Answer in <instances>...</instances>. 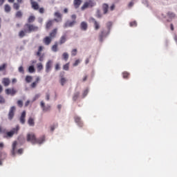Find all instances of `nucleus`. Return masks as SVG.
<instances>
[{"mask_svg":"<svg viewBox=\"0 0 177 177\" xmlns=\"http://www.w3.org/2000/svg\"><path fill=\"white\" fill-rule=\"evenodd\" d=\"M52 39H53L50 38L49 36H46L43 39V43L44 44V45L46 46L50 45V44L52 43Z\"/></svg>","mask_w":177,"mask_h":177,"instance_id":"ddd939ff","label":"nucleus"},{"mask_svg":"<svg viewBox=\"0 0 177 177\" xmlns=\"http://www.w3.org/2000/svg\"><path fill=\"white\" fill-rule=\"evenodd\" d=\"M6 95H11V96H15V93H17V90L15 88H7L5 90Z\"/></svg>","mask_w":177,"mask_h":177,"instance_id":"6e6552de","label":"nucleus"},{"mask_svg":"<svg viewBox=\"0 0 177 177\" xmlns=\"http://www.w3.org/2000/svg\"><path fill=\"white\" fill-rule=\"evenodd\" d=\"M88 92H89V90H88V89L84 90V91L83 93V97H85V96H86V95H88Z\"/></svg>","mask_w":177,"mask_h":177,"instance_id":"5fc2aeb1","label":"nucleus"},{"mask_svg":"<svg viewBox=\"0 0 177 177\" xmlns=\"http://www.w3.org/2000/svg\"><path fill=\"white\" fill-rule=\"evenodd\" d=\"M167 16L169 19H174V17H175V14L174 12H167Z\"/></svg>","mask_w":177,"mask_h":177,"instance_id":"a19ab883","label":"nucleus"},{"mask_svg":"<svg viewBox=\"0 0 177 177\" xmlns=\"http://www.w3.org/2000/svg\"><path fill=\"white\" fill-rule=\"evenodd\" d=\"M6 100L5 98L3 97V96L0 95V104H5Z\"/></svg>","mask_w":177,"mask_h":177,"instance_id":"a18cd8bd","label":"nucleus"},{"mask_svg":"<svg viewBox=\"0 0 177 177\" xmlns=\"http://www.w3.org/2000/svg\"><path fill=\"white\" fill-rule=\"evenodd\" d=\"M32 81V77L28 75L26 77V82H28V84H30Z\"/></svg>","mask_w":177,"mask_h":177,"instance_id":"4c0bfd02","label":"nucleus"},{"mask_svg":"<svg viewBox=\"0 0 177 177\" xmlns=\"http://www.w3.org/2000/svg\"><path fill=\"white\" fill-rule=\"evenodd\" d=\"M114 9H115V5L113 4V5L111 6V7H110V10H113Z\"/></svg>","mask_w":177,"mask_h":177,"instance_id":"680f3d73","label":"nucleus"},{"mask_svg":"<svg viewBox=\"0 0 177 177\" xmlns=\"http://www.w3.org/2000/svg\"><path fill=\"white\" fill-rule=\"evenodd\" d=\"M28 104H30V100H28V101L26 102L25 107H27L28 106Z\"/></svg>","mask_w":177,"mask_h":177,"instance_id":"0e129e2a","label":"nucleus"},{"mask_svg":"<svg viewBox=\"0 0 177 177\" xmlns=\"http://www.w3.org/2000/svg\"><path fill=\"white\" fill-rule=\"evenodd\" d=\"M16 147H17V141H14L12 143V156H16Z\"/></svg>","mask_w":177,"mask_h":177,"instance_id":"5701e85b","label":"nucleus"},{"mask_svg":"<svg viewBox=\"0 0 177 177\" xmlns=\"http://www.w3.org/2000/svg\"><path fill=\"white\" fill-rule=\"evenodd\" d=\"M20 131V127L17 125L15 128L12 129L10 131H8V129L0 125V135H3L4 139H9L13 138L14 135H17Z\"/></svg>","mask_w":177,"mask_h":177,"instance_id":"f03ea898","label":"nucleus"},{"mask_svg":"<svg viewBox=\"0 0 177 177\" xmlns=\"http://www.w3.org/2000/svg\"><path fill=\"white\" fill-rule=\"evenodd\" d=\"M35 21V16L30 15L28 18V23L25 24L24 26V30L19 32V38H24L26 34H31V32H37L39 30V27L35 26L31 23Z\"/></svg>","mask_w":177,"mask_h":177,"instance_id":"f257e3e1","label":"nucleus"},{"mask_svg":"<svg viewBox=\"0 0 177 177\" xmlns=\"http://www.w3.org/2000/svg\"><path fill=\"white\" fill-rule=\"evenodd\" d=\"M71 19H72L73 21H75V20L77 19V15H71Z\"/></svg>","mask_w":177,"mask_h":177,"instance_id":"4d7b16f0","label":"nucleus"},{"mask_svg":"<svg viewBox=\"0 0 177 177\" xmlns=\"http://www.w3.org/2000/svg\"><path fill=\"white\" fill-rule=\"evenodd\" d=\"M27 142H30L32 145H35L37 143H39V145H41V143H44L45 142V136H42L41 138L37 139V137H35V134L34 133H29L27 135Z\"/></svg>","mask_w":177,"mask_h":177,"instance_id":"7ed1b4c3","label":"nucleus"},{"mask_svg":"<svg viewBox=\"0 0 177 177\" xmlns=\"http://www.w3.org/2000/svg\"><path fill=\"white\" fill-rule=\"evenodd\" d=\"M26 111H24L19 118L21 124H26Z\"/></svg>","mask_w":177,"mask_h":177,"instance_id":"a211bd4d","label":"nucleus"},{"mask_svg":"<svg viewBox=\"0 0 177 177\" xmlns=\"http://www.w3.org/2000/svg\"><path fill=\"white\" fill-rule=\"evenodd\" d=\"M30 5L34 10H38V9H39V4H38L37 1L30 0Z\"/></svg>","mask_w":177,"mask_h":177,"instance_id":"9b49d317","label":"nucleus"},{"mask_svg":"<svg viewBox=\"0 0 177 177\" xmlns=\"http://www.w3.org/2000/svg\"><path fill=\"white\" fill-rule=\"evenodd\" d=\"M81 3H82V0H74L73 1V5L75 9H78L80 6H81Z\"/></svg>","mask_w":177,"mask_h":177,"instance_id":"412c9836","label":"nucleus"},{"mask_svg":"<svg viewBox=\"0 0 177 177\" xmlns=\"http://www.w3.org/2000/svg\"><path fill=\"white\" fill-rule=\"evenodd\" d=\"M91 20L93 21L94 23V28L96 31H97V30H99V28H100V24H99V22H97L96 21V19H95L94 18H92Z\"/></svg>","mask_w":177,"mask_h":177,"instance_id":"4be33fe9","label":"nucleus"},{"mask_svg":"<svg viewBox=\"0 0 177 177\" xmlns=\"http://www.w3.org/2000/svg\"><path fill=\"white\" fill-rule=\"evenodd\" d=\"M4 2H5V0H0V6H2Z\"/></svg>","mask_w":177,"mask_h":177,"instance_id":"69168bd1","label":"nucleus"},{"mask_svg":"<svg viewBox=\"0 0 177 177\" xmlns=\"http://www.w3.org/2000/svg\"><path fill=\"white\" fill-rule=\"evenodd\" d=\"M7 157L6 153L3 152V151H1L0 152V160L2 162V161H3V160H5Z\"/></svg>","mask_w":177,"mask_h":177,"instance_id":"bb28decb","label":"nucleus"},{"mask_svg":"<svg viewBox=\"0 0 177 177\" xmlns=\"http://www.w3.org/2000/svg\"><path fill=\"white\" fill-rule=\"evenodd\" d=\"M59 82L62 86H64V84L67 82V80L64 77H61Z\"/></svg>","mask_w":177,"mask_h":177,"instance_id":"f704fd0d","label":"nucleus"},{"mask_svg":"<svg viewBox=\"0 0 177 177\" xmlns=\"http://www.w3.org/2000/svg\"><path fill=\"white\" fill-rule=\"evenodd\" d=\"M52 67H53V60L49 59L46 63V73H50V71L52 70Z\"/></svg>","mask_w":177,"mask_h":177,"instance_id":"0eeeda50","label":"nucleus"},{"mask_svg":"<svg viewBox=\"0 0 177 177\" xmlns=\"http://www.w3.org/2000/svg\"><path fill=\"white\" fill-rule=\"evenodd\" d=\"M18 154H23V149H19L17 151Z\"/></svg>","mask_w":177,"mask_h":177,"instance_id":"052dcab7","label":"nucleus"},{"mask_svg":"<svg viewBox=\"0 0 177 177\" xmlns=\"http://www.w3.org/2000/svg\"><path fill=\"white\" fill-rule=\"evenodd\" d=\"M28 124L30 127H34L35 125V122H34V119L32 118H29L28 120Z\"/></svg>","mask_w":177,"mask_h":177,"instance_id":"cd10ccee","label":"nucleus"},{"mask_svg":"<svg viewBox=\"0 0 177 177\" xmlns=\"http://www.w3.org/2000/svg\"><path fill=\"white\" fill-rule=\"evenodd\" d=\"M102 10H103V12H104V15L107 14V12H109V4L104 3L102 5Z\"/></svg>","mask_w":177,"mask_h":177,"instance_id":"393cba45","label":"nucleus"},{"mask_svg":"<svg viewBox=\"0 0 177 177\" xmlns=\"http://www.w3.org/2000/svg\"><path fill=\"white\" fill-rule=\"evenodd\" d=\"M41 107L43 109V111H50V105H47L46 106H45V102H44V101L41 102Z\"/></svg>","mask_w":177,"mask_h":177,"instance_id":"dca6fc26","label":"nucleus"},{"mask_svg":"<svg viewBox=\"0 0 177 177\" xmlns=\"http://www.w3.org/2000/svg\"><path fill=\"white\" fill-rule=\"evenodd\" d=\"M37 71H41V70H44V65H42V63L37 64Z\"/></svg>","mask_w":177,"mask_h":177,"instance_id":"473e14b6","label":"nucleus"},{"mask_svg":"<svg viewBox=\"0 0 177 177\" xmlns=\"http://www.w3.org/2000/svg\"><path fill=\"white\" fill-rule=\"evenodd\" d=\"M75 122H76V124H77V125L79 127H80L81 128H82V127H84V123L81 120V118H80L78 116L75 117Z\"/></svg>","mask_w":177,"mask_h":177,"instance_id":"f3484780","label":"nucleus"},{"mask_svg":"<svg viewBox=\"0 0 177 177\" xmlns=\"http://www.w3.org/2000/svg\"><path fill=\"white\" fill-rule=\"evenodd\" d=\"M50 97V95H49V93H46V100H49Z\"/></svg>","mask_w":177,"mask_h":177,"instance_id":"bf43d9fd","label":"nucleus"},{"mask_svg":"<svg viewBox=\"0 0 177 177\" xmlns=\"http://www.w3.org/2000/svg\"><path fill=\"white\" fill-rule=\"evenodd\" d=\"M75 23H77V21H68L64 24V28H67V27H73L75 25Z\"/></svg>","mask_w":177,"mask_h":177,"instance_id":"4468645a","label":"nucleus"},{"mask_svg":"<svg viewBox=\"0 0 177 177\" xmlns=\"http://www.w3.org/2000/svg\"><path fill=\"white\" fill-rule=\"evenodd\" d=\"M54 16L55 17H57V19H54L55 21H57V23H59V21H62V14L60 12H55Z\"/></svg>","mask_w":177,"mask_h":177,"instance_id":"6ab92c4d","label":"nucleus"},{"mask_svg":"<svg viewBox=\"0 0 177 177\" xmlns=\"http://www.w3.org/2000/svg\"><path fill=\"white\" fill-rule=\"evenodd\" d=\"M69 68H70V62H68L63 66V70H64L65 71H68Z\"/></svg>","mask_w":177,"mask_h":177,"instance_id":"72a5a7b5","label":"nucleus"},{"mask_svg":"<svg viewBox=\"0 0 177 177\" xmlns=\"http://www.w3.org/2000/svg\"><path fill=\"white\" fill-rule=\"evenodd\" d=\"M96 17L98 19H100L102 17V13H100V10H97Z\"/></svg>","mask_w":177,"mask_h":177,"instance_id":"09e8293b","label":"nucleus"},{"mask_svg":"<svg viewBox=\"0 0 177 177\" xmlns=\"http://www.w3.org/2000/svg\"><path fill=\"white\" fill-rule=\"evenodd\" d=\"M109 35V33H107L104 30H102L100 33L99 34V41L100 42H103V39L106 38Z\"/></svg>","mask_w":177,"mask_h":177,"instance_id":"1a4fd4ad","label":"nucleus"},{"mask_svg":"<svg viewBox=\"0 0 177 177\" xmlns=\"http://www.w3.org/2000/svg\"><path fill=\"white\" fill-rule=\"evenodd\" d=\"M122 77H123V78H129V73L126 72V71L123 72Z\"/></svg>","mask_w":177,"mask_h":177,"instance_id":"c03bdc74","label":"nucleus"},{"mask_svg":"<svg viewBox=\"0 0 177 177\" xmlns=\"http://www.w3.org/2000/svg\"><path fill=\"white\" fill-rule=\"evenodd\" d=\"M38 10L41 14L45 13V9L44 8H39Z\"/></svg>","mask_w":177,"mask_h":177,"instance_id":"864d4df0","label":"nucleus"},{"mask_svg":"<svg viewBox=\"0 0 177 177\" xmlns=\"http://www.w3.org/2000/svg\"><path fill=\"white\" fill-rule=\"evenodd\" d=\"M57 127H59V124L55 123L53 125L50 126V131L53 132L55 128H57Z\"/></svg>","mask_w":177,"mask_h":177,"instance_id":"58836bf2","label":"nucleus"},{"mask_svg":"<svg viewBox=\"0 0 177 177\" xmlns=\"http://www.w3.org/2000/svg\"><path fill=\"white\" fill-rule=\"evenodd\" d=\"M43 49H44V46H39L38 50L36 53V56L39 57V62H44V57L45 55L41 54V52H42Z\"/></svg>","mask_w":177,"mask_h":177,"instance_id":"423d86ee","label":"nucleus"},{"mask_svg":"<svg viewBox=\"0 0 177 177\" xmlns=\"http://www.w3.org/2000/svg\"><path fill=\"white\" fill-rule=\"evenodd\" d=\"M62 59H64V60L65 62H67V60H68V53H64L62 54Z\"/></svg>","mask_w":177,"mask_h":177,"instance_id":"c9c22d12","label":"nucleus"},{"mask_svg":"<svg viewBox=\"0 0 177 177\" xmlns=\"http://www.w3.org/2000/svg\"><path fill=\"white\" fill-rule=\"evenodd\" d=\"M86 80H88V76H84L83 78V82H85V81H86Z\"/></svg>","mask_w":177,"mask_h":177,"instance_id":"338daca9","label":"nucleus"},{"mask_svg":"<svg viewBox=\"0 0 177 177\" xmlns=\"http://www.w3.org/2000/svg\"><path fill=\"white\" fill-rule=\"evenodd\" d=\"M93 6H96V2L93 0H88L84 2V5L82 6L81 10H85V9L88 8H93Z\"/></svg>","mask_w":177,"mask_h":177,"instance_id":"20e7f679","label":"nucleus"},{"mask_svg":"<svg viewBox=\"0 0 177 177\" xmlns=\"http://www.w3.org/2000/svg\"><path fill=\"white\" fill-rule=\"evenodd\" d=\"M15 113H16V106H11L8 115L10 121H12L15 118Z\"/></svg>","mask_w":177,"mask_h":177,"instance_id":"39448f33","label":"nucleus"},{"mask_svg":"<svg viewBox=\"0 0 177 177\" xmlns=\"http://www.w3.org/2000/svg\"><path fill=\"white\" fill-rule=\"evenodd\" d=\"M11 8H10V6H9V4H6L4 6V10H5V12H6V13H9V12H10L11 10Z\"/></svg>","mask_w":177,"mask_h":177,"instance_id":"2f4dec72","label":"nucleus"},{"mask_svg":"<svg viewBox=\"0 0 177 177\" xmlns=\"http://www.w3.org/2000/svg\"><path fill=\"white\" fill-rule=\"evenodd\" d=\"M39 81H41V78L39 77H37L36 78V80L30 84L31 88H37V85H38Z\"/></svg>","mask_w":177,"mask_h":177,"instance_id":"aec40b11","label":"nucleus"},{"mask_svg":"<svg viewBox=\"0 0 177 177\" xmlns=\"http://www.w3.org/2000/svg\"><path fill=\"white\" fill-rule=\"evenodd\" d=\"M3 142H0V148H3Z\"/></svg>","mask_w":177,"mask_h":177,"instance_id":"774afa93","label":"nucleus"},{"mask_svg":"<svg viewBox=\"0 0 177 177\" xmlns=\"http://www.w3.org/2000/svg\"><path fill=\"white\" fill-rule=\"evenodd\" d=\"M138 24L136 21L130 22V27H136Z\"/></svg>","mask_w":177,"mask_h":177,"instance_id":"de8ad7c7","label":"nucleus"},{"mask_svg":"<svg viewBox=\"0 0 177 177\" xmlns=\"http://www.w3.org/2000/svg\"><path fill=\"white\" fill-rule=\"evenodd\" d=\"M55 71H59L60 70V64L57 63L55 66Z\"/></svg>","mask_w":177,"mask_h":177,"instance_id":"49530a36","label":"nucleus"},{"mask_svg":"<svg viewBox=\"0 0 177 177\" xmlns=\"http://www.w3.org/2000/svg\"><path fill=\"white\" fill-rule=\"evenodd\" d=\"M78 97H80V92L79 91H77L73 94V101L76 102L77 100Z\"/></svg>","mask_w":177,"mask_h":177,"instance_id":"c85d7f7f","label":"nucleus"},{"mask_svg":"<svg viewBox=\"0 0 177 177\" xmlns=\"http://www.w3.org/2000/svg\"><path fill=\"white\" fill-rule=\"evenodd\" d=\"M16 82H17V80L16 78L12 80V84H16Z\"/></svg>","mask_w":177,"mask_h":177,"instance_id":"e2e57ef3","label":"nucleus"},{"mask_svg":"<svg viewBox=\"0 0 177 177\" xmlns=\"http://www.w3.org/2000/svg\"><path fill=\"white\" fill-rule=\"evenodd\" d=\"M8 64H3L1 66H0V71H3L6 69Z\"/></svg>","mask_w":177,"mask_h":177,"instance_id":"79ce46f5","label":"nucleus"},{"mask_svg":"<svg viewBox=\"0 0 177 177\" xmlns=\"http://www.w3.org/2000/svg\"><path fill=\"white\" fill-rule=\"evenodd\" d=\"M53 21H55V20L49 19L48 21H47L46 22V30H50V28H52V27L53 26Z\"/></svg>","mask_w":177,"mask_h":177,"instance_id":"f8f14e48","label":"nucleus"},{"mask_svg":"<svg viewBox=\"0 0 177 177\" xmlns=\"http://www.w3.org/2000/svg\"><path fill=\"white\" fill-rule=\"evenodd\" d=\"M80 59H77L75 63L73 64V66L74 67H77V66H78L80 64Z\"/></svg>","mask_w":177,"mask_h":177,"instance_id":"603ef678","label":"nucleus"},{"mask_svg":"<svg viewBox=\"0 0 177 177\" xmlns=\"http://www.w3.org/2000/svg\"><path fill=\"white\" fill-rule=\"evenodd\" d=\"M106 26H107V28L110 29L111 28V26H113V24L111 22H108L106 24Z\"/></svg>","mask_w":177,"mask_h":177,"instance_id":"6e6d98bb","label":"nucleus"},{"mask_svg":"<svg viewBox=\"0 0 177 177\" xmlns=\"http://www.w3.org/2000/svg\"><path fill=\"white\" fill-rule=\"evenodd\" d=\"M15 17L17 19H21V17H23V12H21V10L17 11L15 14Z\"/></svg>","mask_w":177,"mask_h":177,"instance_id":"7c9ffc66","label":"nucleus"},{"mask_svg":"<svg viewBox=\"0 0 177 177\" xmlns=\"http://www.w3.org/2000/svg\"><path fill=\"white\" fill-rule=\"evenodd\" d=\"M59 45L57 44V41H56L54 45H53L52 48H51V50H53V52H57V48H58Z\"/></svg>","mask_w":177,"mask_h":177,"instance_id":"c756f323","label":"nucleus"},{"mask_svg":"<svg viewBox=\"0 0 177 177\" xmlns=\"http://www.w3.org/2000/svg\"><path fill=\"white\" fill-rule=\"evenodd\" d=\"M1 84L3 86H9L10 85V79L9 77H3L1 80Z\"/></svg>","mask_w":177,"mask_h":177,"instance_id":"9d476101","label":"nucleus"},{"mask_svg":"<svg viewBox=\"0 0 177 177\" xmlns=\"http://www.w3.org/2000/svg\"><path fill=\"white\" fill-rule=\"evenodd\" d=\"M66 41H67V37L66 35H63L59 39V45H63V44L66 43Z\"/></svg>","mask_w":177,"mask_h":177,"instance_id":"a878e982","label":"nucleus"},{"mask_svg":"<svg viewBox=\"0 0 177 177\" xmlns=\"http://www.w3.org/2000/svg\"><path fill=\"white\" fill-rule=\"evenodd\" d=\"M13 8L15 9V10H19V9H20V3H14Z\"/></svg>","mask_w":177,"mask_h":177,"instance_id":"e433bc0d","label":"nucleus"},{"mask_svg":"<svg viewBox=\"0 0 177 177\" xmlns=\"http://www.w3.org/2000/svg\"><path fill=\"white\" fill-rule=\"evenodd\" d=\"M19 72L21 73L22 74H24V68H23V66H19Z\"/></svg>","mask_w":177,"mask_h":177,"instance_id":"3c124183","label":"nucleus"},{"mask_svg":"<svg viewBox=\"0 0 177 177\" xmlns=\"http://www.w3.org/2000/svg\"><path fill=\"white\" fill-rule=\"evenodd\" d=\"M133 5H134L133 1H131V2L129 3L128 6H129V8H132V6H133Z\"/></svg>","mask_w":177,"mask_h":177,"instance_id":"13d9d810","label":"nucleus"},{"mask_svg":"<svg viewBox=\"0 0 177 177\" xmlns=\"http://www.w3.org/2000/svg\"><path fill=\"white\" fill-rule=\"evenodd\" d=\"M56 35H57V28H54L50 33H49V37L52 39L53 38H56Z\"/></svg>","mask_w":177,"mask_h":177,"instance_id":"2eb2a0df","label":"nucleus"},{"mask_svg":"<svg viewBox=\"0 0 177 177\" xmlns=\"http://www.w3.org/2000/svg\"><path fill=\"white\" fill-rule=\"evenodd\" d=\"M17 104H18L19 107H23V101L18 100L17 101Z\"/></svg>","mask_w":177,"mask_h":177,"instance_id":"8fccbe9b","label":"nucleus"},{"mask_svg":"<svg viewBox=\"0 0 177 177\" xmlns=\"http://www.w3.org/2000/svg\"><path fill=\"white\" fill-rule=\"evenodd\" d=\"M77 52L78 50H77V48L73 49L71 51V56H77Z\"/></svg>","mask_w":177,"mask_h":177,"instance_id":"37998d69","label":"nucleus"},{"mask_svg":"<svg viewBox=\"0 0 177 177\" xmlns=\"http://www.w3.org/2000/svg\"><path fill=\"white\" fill-rule=\"evenodd\" d=\"M28 72L30 73H35V68H34V66H30L28 68Z\"/></svg>","mask_w":177,"mask_h":177,"instance_id":"ea45409f","label":"nucleus"},{"mask_svg":"<svg viewBox=\"0 0 177 177\" xmlns=\"http://www.w3.org/2000/svg\"><path fill=\"white\" fill-rule=\"evenodd\" d=\"M80 27L83 31H86V30H88V24L85 21H82L80 24Z\"/></svg>","mask_w":177,"mask_h":177,"instance_id":"b1692460","label":"nucleus"}]
</instances>
